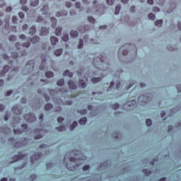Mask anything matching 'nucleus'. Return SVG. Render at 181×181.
<instances>
[{
    "mask_svg": "<svg viewBox=\"0 0 181 181\" xmlns=\"http://www.w3.org/2000/svg\"><path fill=\"white\" fill-rule=\"evenodd\" d=\"M93 63L95 67L98 66L99 69H101L100 66H110V64L107 62V57L105 55H100L98 58H94Z\"/></svg>",
    "mask_w": 181,
    "mask_h": 181,
    "instance_id": "obj_1",
    "label": "nucleus"
},
{
    "mask_svg": "<svg viewBox=\"0 0 181 181\" xmlns=\"http://www.w3.org/2000/svg\"><path fill=\"white\" fill-rule=\"evenodd\" d=\"M127 46H129V49H125V47H127ZM131 47H132V49H134V50H136V46H135V45L127 43V44H124L123 46H122L119 49V53L122 52L123 56H127L129 50H131Z\"/></svg>",
    "mask_w": 181,
    "mask_h": 181,
    "instance_id": "obj_2",
    "label": "nucleus"
},
{
    "mask_svg": "<svg viewBox=\"0 0 181 181\" xmlns=\"http://www.w3.org/2000/svg\"><path fill=\"white\" fill-rule=\"evenodd\" d=\"M8 142H11V145L14 146L15 148H21V146H25L28 143V139L24 138L21 141H18L13 144V142H15V138L13 137L8 139Z\"/></svg>",
    "mask_w": 181,
    "mask_h": 181,
    "instance_id": "obj_3",
    "label": "nucleus"
},
{
    "mask_svg": "<svg viewBox=\"0 0 181 181\" xmlns=\"http://www.w3.org/2000/svg\"><path fill=\"white\" fill-rule=\"evenodd\" d=\"M69 155V156H71V155H73L74 157H68V160H69V162H76V158H77V151H76V153H74V151H71L69 153H67L64 158V162H66V160H67V156Z\"/></svg>",
    "mask_w": 181,
    "mask_h": 181,
    "instance_id": "obj_4",
    "label": "nucleus"
},
{
    "mask_svg": "<svg viewBox=\"0 0 181 181\" xmlns=\"http://www.w3.org/2000/svg\"><path fill=\"white\" fill-rule=\"evenodd\" d=\"M24 119L25 121H28V122H33L36 121V117L33 113H29L24 115Z\"/></svg>",
    "mask_w": 181,
    "mask_h": 181,
    "instance_id": "obj_5",
    "label": "nucleus"
},
{
    "mask_svg": "<svg viewBox=\"0 0 181 181\" xmlns=\"http://www.w3.org/2000/svg\"><path fill=\"white\" fill-rule=\"evenodd\" d=\"M42 158V153L37 152L34 154V156L30 157L31 163L33 165V163H36L37 160H39V158Z\"/></svg>",
    "mask_w": 181,
    "mask_h": 181,
    "instance_id": "obj_6",
    "label": "nucleus"
},
{
    "mask_svg": "<svg viewBox=\"0 0 181 181\" xmlns=\"http://www.w3.org/2000/svg\"><path fill=\"white\" fill-rule=\"evenodd\" d=\"M28 156V154H23L21 152L18 153V155H15L13 157V162H16V160H19L21 159H25Z\"/></svg>",
    "mask_w": 181,
    "mask_h": 181,
    "instance_id": "obj_7",
    "label": "nucleus"
},
{
    "mask_svg": "<svg viewBox=\"0 0 181 181\" xmlns=\"http://www.w3.org/2000/svg\"><path fill=\"white\" fill-rule=\"evenodd\" d=\"M16 47L17 50L19 52L20 56H26V54H27L26 50L23 49V50L21 51V43L16 42Z\"/></svg>",
    "mask_w": 181,
    "mask_h": 181,
    "instance_id": "obj_8",
    "label": "nucleus"
},
{
    "mask_svg": "<svg viewBox=\"0 0 181 181\" xmlns=\"http://www.w3.org/2000/svg\"><path fill=\"white\" fill-rule=\"evenodd\" d=\"M12 111L17 115H21V114L23 112L22 109H21V107H19L18 105L13 106Z\"/></svg>",
    "mask_w": 181,
    "mask_h": 181,
    "instance_id": "obj_9",
    "label": "nucleus"
},
{
    "mask_svg": "<svg viewBox=\"0 0 181 181\" xmlns=\"http://www.w3.org/2000/svg\"><path fill=\"white\" fill-rule=\"evenodd\" d=\"M43 15H49V4H45L41 8Z\"/></svg>",
    "mask_w": 181,
    "mask_h": 181,
    "instance_id": "obj_10",
    "label": "nucleus"
},
{
    "mask_svg": "<svg viewBox=\"0 0 181 181\" xmlns=\"http://www.w3.org/2000/svg\"><path fill=\"white\" fill-rule=\"evenodd\" d=\"M69 13L66 10H62L56 13L57 18H60L61 16H67Z\"/></svg>",
    "mask_w": 181,
    "mask_h": 181,
    "instance_id": "obj_11",
    "label": "nucleus"
},
{
    "mask_svg": "<svg viewBox=\"0 0 181 181\" xmlns=\"http://www.w3.org/2000/svg\"><path fill=\"white\" fill-rule=\"evenodd\" d=\"M69 89L71 90V91H72L73 90H77V85H76V83H74V81H69Z\"/></svg>",
    "mask_w": 181,
    "mask_h": 181,
    "instance_id": "obj_12",
    "label": "nucleus"
},
{
    "mask_svg": "<svg viewBox=\"0 0 181 181\" xmlns=\"http://www.w3.org/2000/svg\"><path fill=\"white\" fill-rule=\"evenodd\" d=\"M78 30L81 33H84L86 30H90V27L88 25H85L84 27L81 26V27H78Z\"/></svg>",
    "mask_w": 181,
    "mask_h": 181,
    "instance_id": "obj_13",
    "label": "nucleus"
},
{
    "mask_svg": "<svg viewBox=\"0 0 181 181\" xmlns=\"http://www.w3.org/2000/svg\"><path fill=\"white\" fill-rule=\"evenodd\" d=\"M49 34V29L46 28V27H42L40 30L41 36H46V35Z\"/></svg>",
    "mask_w": 181,
    "mask_h": 181,
    "instance_id": "obj_14",
    "label": "nucleus"
},
{
    "mask_svg": "<svg viewBox=\"0 0 181 181\" xmlns=\"http://www.w3.org/2000/svg\"><path fill=\"white\" fill-rule=\"evenodd\" d=\"M51 44L52 46L56 45L57 43H59V39L57 37H50Z\"/></svg>",
    "mask_w": 181,
    "mask_h": 181,
    "instance_id": "obj_15",
    "label": "nucleus"
},
{
    "mask_svg": "<svg viewBox=\"0 0 181 181\" xmlns=\"http://www.w3.org/2000/svg\"><path fill=\"white\" fill-rule=\"evenodd\" d=\"M102 78L101 77H93L90 79V81H92L93 84H97V83L101 81Z\"/></svg>",
    "mask_w": 181,
    "mask_h": 181,
    "instance_id": "obj_16",
    "label": "nucleus"
},
{
    "mask_svg": "<svg viewBox=\"0 0 181 181\" xmlns=\"http://www.w3.org/2000/svg\"><path fill=\"white\" fill-rule=\"evenodd\" d=\"M66 168L68 170H71L72 172H74V170H76V165L68 163L66 164Z\"/></svg>",
    "mask_w": 181,
    "mask_h": 181,
    "instance_id": "obj_17",
    "label": "nucleus"
},
{
    "mask_svg": "<svg viewBox=\"0 0 181 181\" xmlns=\"http://www.w3.org/2000/svg\"><path fill=\"white\" fill-rule=\"evenodd\" d=\"M142 173L145 175V176H149L150 175H152V170L143 169Z\"/></svg>",
    "mask_w": 181,
    "mask_h": 181,
    "instance_id": "obj_18",
    "label": "nucleus"
},
{
    "mask_svg": "<svg viewBox=\"0 0 181 181\" xmlns=\"http://www.w3.org/2000/svg\"><path fill=\"white\" fill-rule=\"evenodd\" d=\"M6 6V3H4L3 4H0V16H4V11L5 8Z\"/></svg>",
    "mask_w": 181,
    "mask_h": 181,
    "instance_id": "obj_19",
    "label": "nucleus"
},
{
    "mask_svg": "<svg viewBox=\"0 0 181 181\" xmlns=\"http://www.w3.org/2000/svg\"><path fill=\"white\" fill-rule=\"evenodd\" d=\"M78 84L81 88H86V87H87V83H86V81L83 79L79 80Z\"/></svg>",
    "mask_w": 181,
    "mask_h": 181,
    "instance_id": "obj_20",
    "label": "nucleus"
},
{
    "mask_svg": "<svg viewBox=\"0 0 181 181\" xmlns=\"http://www.w3.org/2000/svg\"><path fill=\"white\" fill-rule=\"evenodd\" d=\"M13 132L14 135H21V134H23V132H25V130L22 129H14Z\"/></svg>",
    "mask_w": 181,
    "mask_h": 181,
    "instance_id": "obj_21",
    "label": "nucleus"
},
{
    "mask_svg": "<svg viewBox=\"0 0 181 181\" xmlns=\"http://www.w3.org/2000/svg\"><path fill=\"white\" fill-rule=\"evenodd\" d=\"M39 40H40V38L39 37V36H34L33 37H32L30 39V42L31 43H37V42H39Z\"/></svg>",
    "mask_w": 181,
    "mask_h": 181,
    "instance_id": "obj_22",
    "label": "nucleus"
},
{
    "mask_svg": "<svg viewBox=\"0 0 181 181\" xmlns=\"http://www.w3.org/2000/svg\"><path fill=\"white\" fill-rule=\"evenodd\" d=\"M50 21L52 23V28H56V25H57V19L54 17H51Z\"/></svg>",
    "mask_w": 181,
    "mask_h": 181,
    "instance_id": "obj_23",
    "label": "nucleus"
},
{
    "mask_svg": "<svg viewBox=\"0 0 181 181\" xmlns=\"http://www.w3.org/2000/svg\"><path fill=\"white\" fill-rule=\"evenodd\" d=\"M62 27H59L55 30V35L57 36H62Z\"/></svg>",
    "mask_w": 181,
    "mask_h": 181,
    "instance_id": "obj_24",
    "label": "nucleus"
},
{
    "mask_svg": "<svg viewBox=\"0 0 181 181\" xmlns=\"http://www.w3.org/2000/svg\"><path fill=\"white\" fill-rule=\"evenodd\" d=\"M29 33L30 35H35V33H36V27L35 25H33L29 30Z\"/></svg>",
    "mask_w": 181,
    "mask_h": 181,
    "instance_id": "obj_25",
    "label": "nucleus"
},
{
    "mask_svg": "<svg viewBox=\"0 0 181 181\" xmlns=\"http://www.w3.org/2000/svg\"><path fill=\"white\" fill-rule=\"evenodd\" d=\"M52 108H53V105H52L51 103H47L45 106V111H50Z\"/></svg>",
    "mask_w": 181,
    "mask_h": 181,
    "instance_id": "obj_26",
    "label": "nucleus"
},
{
    "mask_svg": "<svg viewBox=\"0 0 181 181\" xmlns=\"http://www.w3.org/2000/svg\"><path fill=\"white\" fill-rule=\"evenodd\" d=\"M45 67H46V59H42V62L40 66V70H45Z\"/></svg>",
    "mask_w": 181,
    "mask_h": 181,
    "instance_id": "obj_27",
    "label": "nucleus"
},
{
    "mask_svg": "<svg viewBox=\"0 0 181 181\" xmlns=\"http://www.w3.org/2000/svg\"><path fill=\"white\" fill-rule=\"evenodd\" d=\"M86 123H87V117H82L79 120L80 125H86Z\"/></svg>",
    "mask_w": 181,
    "mask_h": 181,
    "instance_id": "obj_28",
    "label": "nucleus"
},
{
    "mask_svg": "<svg viewBox=\"0 0 181 181\" xmlns=\"http://www.w3.org/2000/svg\"><path fill=\"white\" fill-rule=\"evenodd\" d=\"M70 35L71 37H77V36H78V32L72 30L70 32Z\"/></svg>",
    "mask_w": 181,
    "mask_h": 181,
    "instance_id": "obj_29",
    "label": "nucleus"
},
{
    "mask_svg": "<svg viewBox=\"0 0 181 181\" xmlns=\"http://www.w3.org/2000/svg\"><path fill=\"white\" fill-rule=\"evenodd\" d=\"M63 76H68V77H73V73L70 72L69 70H66L63 72Z\"/></svg>",
    "mask_w": 181,
    "mask_h": 181,
    "instance_id": "obj_30",
    "label": "nucleus"
},
{
    "mask_svg": "<svg viewBox=\"0 0 181 181\" xmlns=\"http://www.w3.org/2000/svg\"><path fill=\"white\" fill-rule=\"evenodd\" d=\"M105 166L108 168V161H105L100 165V169H106Z\"/></svg>",
    "mask_w": 181,
    "mask_h": 181,
    "instance_id": "obj_31",
    "label": "nucleus"
},
{
    "mask_svg": "<svg viewBox=\"0 0 181 181\" xmlns=\"http://www.w3.org/2000/svg\"><path fill=\"white\" fill-rule=\"evenodd\" d=\"M63 53V49H58L54 51L55 56H61Z\"/></svg>",
    "mask_w": 181,
    "mask_h": 181,
    "instance_id": "obj_32",
    "label": "nucleus"
},
{
    "mask_svg": "<svg viewBox=\"0 0 181 181\" xmlns=\"http://www.w3.org/2000/svg\"><path fill=\"white\" fill-rule=\"evenodd\" d=\"M28 66H29V67L32 70H33V69H35V63L33 62V61H29L28 63L26 64L27 67H28Z\"/></svg>",
    "mask_w": 181,
    "mask_h": 181,
    "instance_id": "obj_33",
    "label": "nucleus"
},
{
    "mask_svg": "<svg viewBox=\"0 0 181 181\" xmlns=\"http://www.w3.org/2000/svg\"><path fill=\"white\" fill-rule=\"evenodd\" d=\"M119 11H121V4H117L115 8V14L118 15V13H119Z\"/></svg>",
    "mask_w": 181,
    "mask_h": 181,
    "instance_id": "obj_34",
    "label": "nucleus"
},
{
    "mask_svg": "<svg viewBox=\"0 0 181 181\" xmlns=\"http://www.w3.org/2000/svg\"><path fill=\"white\" fill-rule=\"evenodd\" d=\"M162 23H163V21L158 20L155 21V25L158 26V28H160L162 26Z\"/></svg>",
    "mask_w": 181,
    "mask_h": 181,
    "instance_id": "obj_35",
    "label": "nucleus"
},
{
    "mask_svg": "<svg viewBox=\"0 0 181 181\" xmlns=\"http://www.w3.org/2000/svg\"><path fill=\"white\" fill-rule=\"evenodd\" d=\"M54 76V74H53L52 71H47L45 72V76L47 78H50V77H53Z\"/></svg>",
    "mask_w": 181,
    "mask_h": 181,
    "instance_id": "obj_36",
    "label": "nucleus"
},
{
    "mask_svg": "<svg viewBox=\"0 0 181 181\" xmlns=\"http://www.w3.org/2000/svg\"><path fill=\"white\" fill-rule=\"evenodd\" d=\"M77 125H78V124L77 123L76 121H74L73 122V124H71L70 127H69L71 131H73L76 128V127H77Z\"/></svg>",
    "mask_w": 181,
    "mask_h": 181,
    "instance_id": "obj_37",
    "label": "nucleus"
},
{
    "mask_svg": "<svg viewBox=\"0 0 181 181\" xmlns=\"http://www.w3.org/2000/svg\"><path fill=\"white\" fill-rule=\"evenodd\" d=\"M77 125H78V124L77 123L76 121H74L73 122V124H71L70 127H69L71 131H73L76 128V127H77Z\"/></svg>",
    "mask_w": 181,
    "mask_h": 181,
    "instance_id": "obj_38",
    "label": "nucleus"
},
{
    "mask_svg": "<svg viewBox=\"0 0 181 181\" xmlns=\"http://www.w3.org/2000/svg\"><path fill=\"white\" fill-rule=\"evenodd\" d=\"M11 57L14 60H16V59H18V57H19V53H18V52H12L11 53Z\"/></svg>",
    "mask_w": 181,
    "mask_h": 181,
    "instance_id": "obj_39",
    "label": "nucleus"
},
{
    "mask_svg": "<svg viewBox=\"0 0 181 181\" xmlns=\"http://www.w3.org/2000/svg\"><path fill=\"white\" fill-rule=\"evenodd\" d=\"M39 5V0H33L30 3V6H37Z\"/></svg>",
    "mask_w": 181,
    "mask_h": 181,
    "instance_id": "obj_40",
    "label": "nucleus"
},
{
    "mask_svg": "<svg viewBox=\"0 0 181 181\" xmlns=\"http://www.w3.org/2000/svg\"><path fill=\"white\" fill-rule=\"evenodd\" d=\"M56 129L59 131V132H62V131H66V126H59L58 127H56Z\"/></svg>",
    "mask_w": 181,
    "mask_h": 181,
    "instance_id": "obj_41",
    "label": "nucleus"
},
{
    "mask_svg": "<svg viewBox=\"0 0 181 181\" xmlns=\"http://www.w3.org/2000/svg\"><path fill=\"white\" fill-rule=\"evenodd\" d=\"M62 40L64 42H68L69 41V35L68 34H63Z\"/></svg>",
    "mask_w": 181,
    "mask_h": 181,
    "instance_id": "obj_42",
    "label": "nucleus"
},
{
    "mask_svg": "<svg viewBox=\"0 0 181 181\" xmlns=\"http://www.w3.org/2000/svg\"><path fill=\"white\" fill-rule=\"evenodd\" d=\"M77 112L78 114H81V115H85V114H87V110L86 109H83V110H79L77 111Z\"/></svg>",
    "mask_w": 181,
    "mask_h": 181,
    "instance_id": "obj_43",
    "label": "nucleus"
},
{
    "mask_svg": "<svg viewBox=\"0 0 181 181\" xmlns=\"http://www.w3.org/2000/svg\"><path fill=\"white\" fill-rule=\"evenodd\" d=\"M84 46V42L83 40L80 39L79 44L78 45V49H83V47Z\"/></svg>",
    "mask_w": 181,
    "mask_h": 181,
    "instance_id": "obj_44",
    "label": "nucleus"
},
{
    "mask_svg": "<svg viewBox=\"0 0 181 181\" xmlns=\"http://www.w3.org/2000/svg\"><path fill=\"white\" fill-rule=\"evenodd\" d=\"M115 86V83L114 81H112L110 83V86L107 88V91H111V89L114 88Z\"/></svg>",
    "mask_w": 181,
    "mask_h": 181,
    "instance_id": "obj_45",
    "label": "nucleus"
},
{
    "mask_svg": "<svg viewBox=\"0 0 181 181\" xmlns=\"http://www.w3.org/2000/svg\"><path fill=\"white\" fill-rule=\"evenodd\" d=\"M131 104H132L133 107H135V105H136V101L132 100L127 103V105H129V107H131Z\"/></svg>",
    "mask_w": 181,
    "mask_h": 181,
    "instance_id": "obj_46",
    "label": "nucleus"
},
{
    "mask_svg": "<svg viewBox=\"0 0 181 181\" xmlns=\"http://www.w3.org/2000/svg\"><path fill=\"white\" fill-rule=\"evenodd\" d=\"M37 22H43L44 23H46V20L43 18V17L42 16H39L37 18Z\"/></svg>",
    "mask_w": 181,
    "mask_h": 181,
    "instance_id": "obj_47",
    "label": "nucleus"
},
{
    "mask_svg": "<svg viewBox=\"0 0 181 181\" xmlns=\"http://www.w3.org/2000/svg\"><path fill=\"white\" fill-rule=\"evenodd\" d=\"M57 86H64V79H59L57 82Z\"/></svg>",
    "mask_w": 181,
    "mask_h": 181,
    "instance_id": "obj_48",
    "label": "nucleus"
},
{
    "mask_svg": "<svg viewBox=\"0 0 181 181\" xmlns=\"http://www.w3.org/2000/svg\"><path fill=\"white\" fill-rule=\"evenodd\" d=\"M8 40L10 42H16V36H15V35H10L9 38H8Z\"/></svg>",
    "mask_w": 181,
    "mask_h": 181,
    "instance_id": "obj_49",
    "label": "nucleus"
},
{
    "mask_svg": "<svg viewBox=\"0 0 181 181\" xmlns=\"http://www.w3.org/2000/svg\"><path fill=\"white\" fill-rule=\"evenodd\" d=\"M88 21L90 23H95V19L91 16L88 17Z\"/></svg>",
    "mask_w": 181,
    "mask_h": 181,
    "instance_id": "obj_50",
    "label": "nucleus"
},
{
    "mask_svg": "<svg viewBox=\"0 0 181 181\" xmlns=\"http://www.w3.org/2000/svg\"><path fill=\"white\" fill-rule=\"evenodd\" d=\"M112 110H118L119 108V104L118 103H115L112 105Z\"/></svg>",
    "mask_w": 181,
    "mask_h": 181,
    "instance_id": "obj_51",
    "label": "nucleus"
},
{
    "mask_svg": "<svg viewBox=\"0 0 181 181\" xmlns=\"http://www.w3.org/2000/svg\"><path fill=\"white\" fill-rule=\"evenodd\" d=\"M146 124L147 127H151V125H152V120L151 119H147L146 120Z\"/></svg>",
    "mask_w": 181,
    "mask_h": 181,
    "instance_id": "obj_52",
    "label": "nucleus"
},
{
    "mask_svg": "<svg viewBox=\"0 0 181 181\" xmlns=\"http://www.w3.org/2000/svg\"><path fill=\"white\" fill-rule=\"evenodd\" d=\"M11 69V66L9 65H5L3 68V70L6 73L7 71H9V69Z\"/></svg>",
    "mask_w": 181,
    "mask_h": 181,
    "instance_id": "obj_53",
    "label": "nucleus"
},
{
    "mask_svg": "<svg viewBox=\"0 0 181 181\" xmlns=\"http://www.w3.org/2000/svg\"><path fill=\"white\" fill-rule=\"evenodd\" d=\"M148 16L151 21H155V14L151 13Z\"/></svg>",
    "mask_w": 181,
    "mask_h": 181,
    "instance_id": "obj_54",
    "label": "nucleus"
},
{
    "mask_svg": "<svg viewBox=\"0 0 181 181\" xmlns=\"http://www.w3.org/2000/svg\"><path fill=\"white\" fill-rule=\"evenodd\" d=\"M107 5H114L115 0H106Z\"/></svg>",
    "mask_w": 181,
    "mask_h": 181,
    "instance_id": "obj_55",
    "label": "nucleus"
},
{
    "mask_svg": "<svg viewBox=\"0 0 181 181\" xmlns=\"http://www.w3.org/2000/svg\"><path fill=\"white\" fill-rule=\"evenodd\" d=\"M12 22H13V23H18V18L16 17V16H13V17H12Z\"/></svg>",
    "mask_w": 181,
    "mask_h": 181,
    "instance_id": "obj_56",
    "label": "nucleus"
},
{
    "mask_svg": "<svg viewBox=\"0 0 181 181\" xmlns=\"http://www.w3.org/2000/svg\"><path fill=\"white\" fill-rule=\"evenodd\" d=\"M55 112H62V107L60 106H57L54 109Z\"/></svg>",
    "mask_w": 181,
    "mask_h": 181,
    "instance_id": "obj_57",
    "label": "nucleus"
},
{
    "mask_svg": "<svg viewBox=\"0 0 181 181\" xmlns=\"http://www.w3.org/2000/svg\"><path fill=\"white\" fill-rule=\"evenodd\" d=\"M29 46H30V42H24L22 45L23 47H29Z\"/></svg>",
    "mask_w": 181,
    "mask_h": 181,
    "instance_id": "obj_58",
    "label": "nucleus"
},
{
    "mask_svg": "<svg viewBox=\"0 0 181 181\" xmlns=\"http://www.w3.org/2000/svg\"><path fill=\"white\" fill-rule=\"evenodd\" d=\"M6 29L8 30V29H9V21H6V24H5V26L3 28V30Z\"/></svg>",
    "mask_w": 181,
    "mask_h": 181,
    "instance_id": "obj_59",
    "label": "nucleus"
},
{
    "mask_svg": "<svg viewBox=\"0 0 181 181\" xmlns=\"http://www.w3.org/2000/svg\"><path fill=\"white\" fill-rule=\"evenodd\" d=\"M31 181H35L36 179H37V175L33 174L30 176Z\"/></svg>",
    "mask_w": 181,
    "mask_h": 181,
    "instance_id": "obj_60",
    "label": "nucleus"
},
{
    "mask_svg": "<svg viewBox=\"0 0 181 181\" xmlns=\"http://www.w3.org/2000/svg\"><path fill=\"white\" fill-rule=\"evenodd\" d=\"M22 11H23L24 12H28V11H29V8H28V6H23Z\"/></svg>",
    "mask_w": 181,
    "mask_h": 181,
    "instance_id": "obj_61",
    "label": "nucleus"
},
{
    "mask_svg": "<svg viewBox=\"0 0 181 181\" xmlns=\"http://www.w3.org/2000/svg\"><path fill=\"white\" fill-rule=\"evenodd\" d=\"M71 104H73V101L71 100L65 101V103H64L65 105H71Z\"/></svg>",
    "mask_w": 181,
    "mask_h": 181,
    "instance_id": "obj_62",
    "label": "nucleus"
},
{
    "mask_svg": "<svg viewBox=\"0 0 181 181\" xmlns=\"http://www.w3.org/2000/svg\"><path fill=\"white\" fill-rule=\"evenodd\" d=\"M28 24H24L22 27L23 30H28Z\"/></svg>",
    "mask_w": 181,
    "mask_h": 181,
    "instance_id": "obj_63",
    "label": "nucleus"
},
{
    "mask_svg": "<svg viewBox=\"0 0 181 181\" xmlns=\"http://www.w3.org/2000/svg\"><path fill=\"white\" fill-rule=\"evenodd\" d=\"M135 6H132L131 7H130V11L131 12H132L133 13H134V12H135Z\"/></svg>",
    "mask_w": 181,
    "mask_h": 181,
    "instance_id": "obj_64",
    "label": "nucleus"
}]
</instances>
